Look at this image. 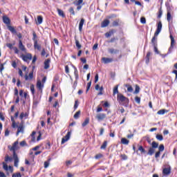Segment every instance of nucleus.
I'll return each instance as SVG.
<instances>
[{
    "label": "nucleus",
    "mask_w": 177,
    "mask_h": 177,
    "mask_svg": "<svg viewBox=\"0 0 177 177\" xmlns=\"http://www.w3.org/2000/svg\"><path fill=\"white\" fill-rule=\"evenodd\" d=\"M120 157H121L122 160H128V156L125 154L120 155Z\"/></svg>",
    "instance_id": "52"
},
{
    "label": "nucleus",
    "mask_w": 177,
    "mask_h": 177,
    "mask_svg": "<svg viewBox=\"0 0 177 177\" xmlns=\"http://www.w3.org/2000/svg\"><path fill=\"white\" fill-rule=\"evenodd\" d=\"M10 149V151H13V155H15V153H16L17 150H19V141H15L12 146L8 147Z\"/></svg>",
    "instance_id": "5"
},
{
    "label": "nucleus",
    "mask_w": 177,
    "mask_h": 177,
    "mask_svg": "<svg viewBox=\"0 0 177 177\" xmlns=\"http://www.w3.org/2000/svg\"><path fill=\"white\" fill-rule=\"evenodd\" d=\"M19 145L21 146V147H24V146H27V142H26L25 140H23L19 143Z\"/></svg>",
    "instance_id": "49"
},
{
    "label": "nucleus",
    "mask_w": 177,
    "mask_h": 177,
    "mask_svg": "<svg viewBox=\"0 0 177 177\" xmlns=\"http://www.w3.org/2000/svg\"><path fill=\"white\" fill-rule=\"evenodd\" d=\"M5 161L8 162V161H12V158L9 157V156H6L5 158Z\"/></svg>",
    "instance_id": "58"
},
{
    "label": "nucleus",
    "mask_w": 177,
    "mask_h": 177,
    "mask_svg": "<svg viewBox=\"0 0 177 177\" xmlns=\"http://www.w3.org/2000/svg\"><path fill=\"white\" fill-rule=\"evenodd\" d=\"M150 56H151V52H148L147 53L146 57H145V63L147 64H149V63H150Z\"/></svg>",
    "instance_id": "19"
},
{
    "label": "nucleus",
    "mask_w": 177,
    "mask_h": 177,
    "mask_svg": "<svg viewBox=\"0 0 177 177\" xmlns=\"http://www.w3.org/2000/svg\"><path fill=\"white\" fill-rule=\"evenodd\" d=\"M30 91L32 92V95H34L35 93V89L34 87V84L30 85Z\"/></svg>",
    "instance_id": "46"
},
{
    "label": "nucleus",
    "mask_w": 177,
    "mask_h": 177,
    "mask_svg": "<svg viewBox=\"0 0 177 177\" xmlns=\"http://www.w3.org/2000/svg\"><path fill=\"white\" fill-rule=\"evenodd\" d=\"M96 120H97V121L99 122H100V121H103V120H105L106 118V114L105 113H97L95 116Z\"/></svg>",
    "instance_id": "7"
},
{
    "label": "nucleus",
    "mask_w": 177,
    "mask_h": 177,
    "mask_svg": "<svg viewBox=\"0 0 177 177\" xmlns=\"http://www.w3.org/2000/svg\"><path fill=\"white\" fill-rule=\"evenodd\" d=\"M98 91H100L97 94L99 96L103 95V86L100 87V89H98Z\"/></svg>",
    "instance_id": "48"
},
{
    "label": "nucleus",
    "mask_w": 177,
    "mask_h": 177,
    "mask_svg": "<svg viewBox=\"0 0 177 177\" xmlns=\"http://www.w3.org/2000/svg\"><path fill=\"white\" fill-rule=\"evenodd\" d=\"M37 88L39 89V91H42L44 88V84H42L39 80H38L37 82Z\"/></svg>",
    "instance_id": "24"
},
{
    "label": "nucleus",
    "mask_w": 177,
    "mask_h": 177,
    "mask_svg": "<svg viewBox=\"0 0 177 177\" xmlns=\"http://www.w3.org/2000/svg\"><path fill=\"white\" fill-rule=\"evenodd\" d=\"M172 19V16H171V12H167V21H171V19Z\"/></svg>",
    "instance_id": "39"
},
{
    "label": "nucleus",
    "mask_w": 177,
    "mask_h": 177,
    "mask_svg": "<svg viewBox=\"0 0 177 177\" xmlns=\"http://www.w3.org/2000/svg\"><path fill=\"white\" fill-rule=\"evenodd\" d=\"M135 101H136V103H138V104H140V97L136 96V97H135Z\"/></svg>",
    "instance_id": "51"
},
{
    "label": "nucleus",
    "mask_w": 177,
    "mask_h": 177,
    "mask_svg": "<svg viewBox=\"0 0 177 177\" xmlns=\"http://www.w3.org/2000/svg\"><path fill=\"white\" fill-rule=\"evenodd\" d=\"M75 45H76L77 49H81L82 46L80 44V41H78L77 39H75Z\"/></svg>",
    "instance_id": "40"
},
{
    "label": "nucleus",
    "mask_w": 177,
    "mask_h": 177,
    "mask_svg": "<svg viewBox=\"0 0 177 177\" xmlns=\"http://www.w3.org/2000/svg\"><path fill=\"white\" fill-rule=\"evenodd\" d=\"M17 136H19V133L21 132H24V127H23V124H20L19 127H17Z\"/></svg>",
    "instance_id": "17"
},
{
    "label": "nucleus",
    "mask_w": 177,
    "mask_h": 177,
    "mask_svg": "<svg viewBox=\"0 0 177 177\" xmlns=\"http://www.w3.org/2000/svg\"><path fill=\"white\" fill-rule=\"evenodd\" d=\"M165 113H168V111L167 109H160L157 112V114L159 115H164Z\"/></svg>",
    "instance_id": "27"
},
{
    "label": "nucleus",
    "mask_w": 177,
    "mask_h": 177,
    "mask_svg": "<svg viewBox=\"0 0 177 177\" xmlns=\"http://www.w3.org/2000/svg\"><path fill=\"white\" fill-rule=\"evenodd\" d=\"M151 147L153 149H157L158 148V143L156 142V141L152 142L151 143Z\"/></svg>",
    "instance_id": "37"
},
{
    "label": "nucleus",
    "mask_w": 177,
    "mask_h": 177,
    "mask_svg": "<svg viewBox=\"0 0 177 177\" xmlns=\"http://www.w3.org/2000/svg\"><path fill=\"white\" fill-rule=\"evenodd\" d=\"M110 24V21L109 19H104L102 23H101V27L102 28H104L105 27H107Z\"/></svg>",
    "instance_id": "13"
},
{
    "label": "nucleus",
    "mask_w": 177,
    "mask_h": 177,
    "mask_svg": "<svg viewBox=\"0 0 177 177\" xmlns=\"http://www.w3.org/2000/svg\"><path fill=\"white\" fill-rule=\"evenodd\" d=\"M107 147V141H104L100 147L101 150H104Z\"/></svg>",
    "instance_id": "36"
},
{
    "label": "nucleus",
    "mask_w": 177,
    "mask_h": 177,
    "mask_svg": "<svg viewBox=\"0 0 177 177\" xmlns=\"http://www.w3.org/2000/svg\"><path fill=\"white\" fill-rule=\"evenodd\" d=\"M46 149L47 150H49L50 149V142H48L46 144Z\"/></svg>",
    "instance_id": "61"
},
{
    "label": "nucleus",
    "mask_w": 177,
    "mask_h": 177,
    "mask_svg": "<svg viewBox=\"0 0 177 177\" xmlns=\"http://www.w3.org/2000/svg\"><path fill=\"white\" fill-rule=\"evenodd\" d=\"M155 152H156V149L151 147H149V149L148 150L147 155L148 156H153Z\"/></svg>",
    "instance_id": "23"
},
{
    "label": "nucleus",
    "mask_w": 177,
    "mask_h": 177,
    "mask_svg": "<svg viewBox=\"0 0 177 177\" xmlns=\"http://www.w3.org/2000/svg\"><path fill=\"white\" fill-rule=\"evenodd\" d=\"M8 29L9 30V31H10V32H12V34H16L17 37H18L19 39H21V38L23 37V36L21 35V33L20 32L17 33V30H16V29H15L13 26H8Z\"/></svg>",
    "instance_id": "4"
},
{
    "label": "nucleus",
    "mask_w": 177,
    "mask_h": 177,
    "mask_svg": "<svg viewBox=\"0 0 177 177\" xmlns=\"http://www.w3.org/2000/svg\"><path fill=\"white\" fill-rule=\"evenodd\" d=\"M117 100L120 103V104H122V103H124V102L129 103V100L121 93L118 94Z\"/></svg>",
    "instance_id": "2"
},
{
    "label": "nucleus",
    "mask_w": 177,
    "mask_h": 177,
    "mask_svg": "<svg viewBox=\"0 0 177 177\" xmlns=\"http://www.w3.org/2000/svg\"><path fill=\"white\" fill-rule=\"evenodd\" d=\"M32 36H33V37H32V41H34V43H35V41H38V40H37V33H35V32H32Z\"/></svg>",
    "instance_id": "45"
},
{
    "label": "nucleus",
    "mask_w": 177,
    "mask_h": 177,
    "mask_svg": "<svg viewBox=\"0 0 177 177\" xmlns=\"http://www.w3.org/2000/svg\"><path fill=\"white\" fill-rule=\"evenodd\" d=\"M50 66V59H47L44 62V69L48 70L49 67Z\"/></svg>",
    "instance_id": "14"
},
{
    "label": "nucleus",
    "mask_w": 177,
    "mask_h": 177,
    "mask_svg": "<svg viewBox=\"0 0 177 177\" xmlns=\"http://www.w3.org/2000/svg\"><path fill=\"white\" fill-rule=\"evenodd\" d=\"M102 60L104 64H109V63H111L113 62V58H107V57H102Z\"/></svg>",
    "instance_id": "15"
},
{
    "label": "nucleus",
    "mask_w": 177,
    "mask_h": 177,
    "mask_svg": "<svg viewBox=\"0 0 177 177\" xmlns=\"http://www.w3.org/2000/svg\"><path fill=\"white\" fill-rule=\"evenodd\" d=\"M165 5L167 6V13H168V12H170V13H171V10H172V7H171V6H169V3H166Z\"/></svg>",
    "instance_id": "38"
},
{
    "label": "nucleus",
    "mask_w": 177,
    "mask_h": 177,
    "mask_svg": "<svg viewBox=\"0 0 177 177\" xmlns=\"http://www.w3.org/2000/svg\"><path fill=\"white\" fill-rule=\"evenodd\" d=\"M118 23H120V19H116L112 23V26L113 27H118Z\"/></svg>",
    "instance_id": "35"
},
{
    "label": "nucleus",
    "mask_w": 177,
    "mask_h": 177,
    "mask_svg": "<svg viewBox=\"0 0 177 177\" xmlns=\"http://www.w3.org/2000/svg\"><path fill=\"white\" fill-rule=\"evenodd\" d=\"M138 150L142 153V154H146V149H145L142 146H140L138 147Z\"/></svg>",
    "instance_id": "34"
},
{
    "label": "nucleus",
    "mask_w": 177,
    "mask_h": 177,
    "mask_svg": "<svg viewBox=\"0 0 177 177\" xmlns=\"http://www.w3.org/2000/svg\"><path fill=\"white\" fill-rule=\"evenodd\" d=\"M57 12H58L59 16H61L62 17H66V15H64V12H63V10L58 8Z\"/></svg>",
    "instance_id": "33"
},
{
    "label": "nucleus",
    "mask_w": 177,
    "mask_h": 177,
    "mask_svg": "<svg viewBox=\"0 0 177 177\" xmlns=\"http://www.w3.org/2000/svg\"><path fill=\"white\" fill-rule=\"evenodd\" d=\"M69 12L73 15V16H75V12L74 11V8L73 7L69 8Z\"/></svg>",
    "instance_id": "47"
},
{
    "label": "nucleus",
    "mask_w": 177,
    "mask_h": 177,
    "mask_svg": "<svg viewBox=\"0 0 177 177\" xmlns=\"http://www.w3.org/2000/svg\"><path fill=\"white\" fill-rule=\"evenodd\" d=\"M3 168L5 171H9V167H8V165L5 163V162H3Z\"/></svg>",
    "instance_id": "43"
},
{
    "label": "nucleus",
    "mask_w": 177,
    "mask_h": 177,
    "mask_svg": "<svg viewBox=\"0 0 177 177\" xmlns=\"http://www.w3.org/2000/svg\"><path fill=\"white\" fill-rule=\"evenodd\" d=\"M158 150L160 152L164 151V150H165V147H164V145H160L158 147Z\"/></svg>",
    "instance_id": "44"
},
{
    "label": "nucleus",
    "mask_w": 177,
    "mask_h": 177,
    "mask_svg": "<svg viewBox=\"0 0 177 177\" xmlns=\"http://www.w3.org/2000/svg\"><path fill=\"white\" fill-rule=\"evenodd\" d=\"M91 85H92V82H89L87 84V88H86V92H88L89 91Z\"/></svg>",
    "instance_id": "50"
},
{
    "label": "nucleus",
    "mask_w": 177,
    "mask_h": 177,
    "mask_svg": "<svg viewBox=\"0 0 177 177\" xmlns=\"http://www.w3.org/2000/svg\"><path fill=\"white\" fill-rule=\"evenodd\" d=\"M161 154V152L160 151H158V152H156L155 153V158H158V157H160V155Z\"/></svg>",
    "instance_id": "62"
},
{
    "label": "nucleus",
    "mask_w": 177,
    "mask_h": 177,
    "mask_svg": "<svg viewBox=\"0 0 177 177\" xmlns=\"http://www.w3.org/2000/svg\"><path fill=\"white\" fill-rule=\"evenodd\" d=\"M89 124V118H86L84 120V122L82 124V127H85L86 125Z\"/></svg>",
    "instance_id": "29"
},
{
    "label": "nucleus",
    "mask_w": 177,
    "mask_h": 177,
    "mask_svg": "<svg viewBox=\"0 0 177 177\" xmlns=\"http://www.w3.org/2000/svg\"><path fill=\"white\" fill-rule=\"evenodd\" d=\"M19 49H20V50H21V52H24L26 53V52H27V49H26V46H24V45L23 44V41H21V39L19 40Z\"/></svg>",
    "instance_id": "9"
},
{
    "label": "nucleus",
    "mask_w": 177,
    "mask_h": 177,
    "mask_svg": "<svg viewBox=\"0 0 177 177\" xmlns=\"http://www.w3.org/2000/svg\"><path fill=\"white\" fill-rule=\"evenodd\" d=\"M28 118V113L26 112H22L21 113L20 115H19V118L20 120H23V118L27 119Z\"/></svg>",
    "instance_id": "20"
},
{
    "label": "nucleus",
    "mask_w": 177,
    "mask_h": 177,
    "mask_svg": "<svg viewBox=\"0 0 177 177\" xmlns=\"http://www.w3.org/2000/svg\"><path fill=\"white\" fill-rule=\"evenodd\" d=\"M108 52L111 53V55H117L120 50L115 48H109Z\"/></svg>",
    "instance_id": "16"
},
{
    "label": "nucleus",
    "mask_w": 177,
    "mask_h": 177,
    "mask_svg": "<svg viewBox=\"0 0 177 177\" xmlns=\"http://www.w3.org/2000/svg\"><path fill=\"white\" fill-rule=\"evenodd\" d=\"M114 33H115V30H111L109 32L105 33V37L109 38V37H111Z\"/></svg>",
    "instance_id": "22"
},
{
    "label": "nucleus",
    "mask_w": 177,
    "mask_h": 177,
    "mask_svg": "<svg viewBox=\"0 0 177 177\" xmlns=\"http://www.w3.org/2000/svg\"><path fill=\"white\" fill-rule=\"evenodd\" d=\"M140 92V87L138 85H136V89L135 91L133 92L134 95H138Z\"/></svg>",
    "instance_id": "32"
},
{
    "label": "nucleus",
    "mask_w": 177,
    "mask_h": 177,
    "mask_svg": "<svg viewBox=\"0 0 177 177\" xmlns=\"http://www.w3.org/2000/svg\"><path fill=\"white\" fill-rule=\"evenodd\" d=\"M34 48L37 49V50H41V45L38 44V41H35Z\"/></svg>",
    "instance_id": "28"
},
{
    "label": "nucleus",
    "mask_w": 177,
    "mask_h": 177,
    "mask_svg": "<svg viewBox=\"0 0 177 177\" xmlns=\"http://www.w3.org/2000/svg\"><path fill=\"white\" fill-rule=\"evenodd\" d=\"M85 23V19H84V18H82L80 20V22L79 24V31H82V27H84V24Z\"/></svg>",
    "instance_id": "21"
},
{
    "label": "nucleus",
    "mask_w": 177,
    "mask_h": 177,
    "mask_svg": "<svg viewBox=\"0 0 177 177\" xmlns=\"http://www.w3.org/2000/svg\"><path fill=\"white\" fill-rule=\"evenodd\" d=\"M18 73H19V75H20V77H24L23 71H21V69L19 68Z\"/></svg>",
    "instance_id": "63"
},
{
    "label": "nucleus",
    "mask_w": 177,
    "mask_h": 177,
    "mask_svg": "<svg viewBox=\"0 0 177 177\" xmlns=\"http://www.w3.org/2000/svg\"><path fill=\"white\" fill-rule=\"evenodd\" d=\"M43 21H44V18L42 17V16L41 15L37 16V22L36 23V24L37 25L42 24Z\"/></svg>",
    "instance_id": "25"
},
{
    "label": "nucleus",
    "mask_w": 177,
    "mask_h": 177,
    "mask_svg": "<svg viewBox=\"0 0 177 177\" xmlns=\"http://www.w3.org/2000/svg\"><path fill=\"white\" fill-rule=\"evenodd\" d=\"M156 139H157L158 140L161 141V140H164V137H162V135L157 134V135H156Z\"/></svg>",
    "instance_id": "41"
},
{
    "label": "nucleus",
    "mask_w": 177,
    "mask_h": 177,
    "mask_svg": "<svg viewBox=\"0 0 177 177\" xmlns=\"http://www.w3.org/2000/svg\"><path fill=\"white\" fill-rule=\"evenodd\" d=\"M12 177H21V174H20V173L13 174Z\"/></svg>",
    "instance_id": "54"
},
{
    "label": "nucleus",
    "mask_w": 177,
    "mask_h": 177,
    "mask_svg": "<svg viewBox=\"0 0 177 177\" xmlns=\"http://www.w3.org/2000/svg\"><path fill=\"white\" fill-rule=\"evenodd\" d=\"M32 78H34V72L32 71L29 73V75H25L26 81H28V80H32Z\"/></svg>",
    "instance_id": "18"
},
{
    "label": "nucleus",
    "mask_w": 177,
    "mask_h": 177,
    "mask_svg": "<svg viewBox=\"0 0 177 177\" xmlns=\"http://www.w3.org/2000/svg\"><path fill=\"white\" fill-rule=\"evenodd\" d=\"M121 143L122 145H129V141L127 138H122Z\"/></svg>",
    "instance_id": "30"
},
{
    "label": "nucleus",
    "mask_w": 177,
    "mask_h": 177,
    "mask_svg": "<svg viewBox=\"0 0 177 177\" xmlns=\"http://www.w3.org/2000/svg\"><path fill=\"white\" fill-rule=\"evenodd\" d=\"M80 115H81V111H78L77 112H76L73 118H75V120H78V118H80Z\"/></svg>",
    "instance_id": "31"
},
{
    "label": "nucleus",
    "mask_w": 177,
    "mask_h": 177,
    "mask_svg": "<svg viewBox=\"0 0 177 177\" xmlns=\"http://www.w3.org/2000/svg\"><path fill=\"white\" fill-rule=\"evenodd\" d=\"M125 87L127 88V92L132 93L133 92V88L130 84H125Z\"/></svg>",
    "instance_id": "26"
},
{
    "label": "nucleus",
    "mask_w": 177,
    "mask_h": 177,
    "mask_svg": "<svg viewBox=\"0 0 177 177\" xmlns=\"http://www.w3.org/2000/svg\"><path fill=\"white\" fill-rule=\"evenodd\" d=\"M140 23H142V24H146V18L145 17H141L140 18Z\"/></svg>",
    "instance_id": "53"
},
{
    "label": "nucleus",
    "mask_w": 177,
    "mask_h": 177,
    "mask_svg": "<svg viewBox=\"0 0 177 177\" xmlns=\"http://www.w3.org/2000/svg\"><path fill=\"white\" fill-rule=\"evenodd\" d=\"M170 39L171 44L167 55H169V53H172V52H174V50L175 49V38H174V36H172V35H170Z\"/></svg>",
    "instance_id": "3"
},
{
    "label": "nucleus",
    "mask_w": 177,
    "mask_h": 177,
    "mask_svg": "<svg viewBox=\"0 0 177 177\" xmlns=\"http://www.w3.org/2000/svg\"><path fill=\"white\" fill-rule=\"evenodd\" d=\"M0 120H1V121H5V117L3 116V113H2V112H0Z\"/></svg>",
    "instance_id": "60"
},
{
    "label": "nucleus",
    "mask_w": 177,
    "mask_h": 177,
    "mask_svg": "<svg viewBox=\"0 0 177 177\" xmlns=\"http://www.w3.org/2000/svg\"><path fill=\"white\" fill-rule=\"evenodd\" d=\"M12 49L16 55H19V48L17 47H13Z\"/></svg>",
    "instance_id": "56"
},
{
    "label": "nucleus",
    "mask_w": 177,
    "mask_h": 177,
    "mask_svg": "<svg viewBox=\"0 0 177 177\" xmlns=\"http://www.w3.org/2000/svg\"><path fill=\"white\" fill-rule=\"evenodd\" d=\"M118 94V85L115 86L113 88V95Z\"/></svg>",
    "instance_id": "42"
},
{
    "label": "nucleus",
    "mask_w": 177,
    "mask_h": 177,
    "mask_svg": "<svg viewBox=\"0 0 177 177\" xmlns=\"http://www.w3.org/2000/svg\"><path fill=\"white\" fill-rule=\"evenodd\" d=\"M65 73L66 74H68V73H70V68H68V66H67V65L65 66Z\"/></svg>",
    "instance_id": "59"
},
{
    "label": "nucleus",
    "mask_w": 177,
    "mask_h": 177,
    "mask_svg": "<svg viewBox=\"0 0 177 177\" xmlns=\"http://www.w3.org/2000/svg\"><path fill=\"white\" fill-rule=\"evenodd\" d=\"M3 21L4 24H7V27L8 26H10V19H9V17H8L6 16H3Z\"/></svg>",
    "instance_id": "12"
},
{
    "label": "nucleus",
    "mask_w": 177,
    "mask_h": 177,
    "mask_svg": "<svg viewBox=\"0 0 177 177\" xmlns=\"http://www.w3.org/2000/svg\"><path fill=\"white\" fill-rule=\"evenodd\" d=\"M162 174L165 176H168L169 174H171V168L170 167H166L163 169Z\"/></svg>",
    "instance_id": "11"
},
{
    "label": "nucleus",
    "mask_w": 177,
    "mask_h": 177,
    "mask_svg": "<svg viewBox=\"0 0 177 177\" xmlns=\"http://www.w3.org/2000/svg\"><path fill=\"white\" fill-rule=\"evenodd\" d=\"M161 30H162V23H161V21H160L158 23L157 29L154 33V36L151 39V44L153 46H157V37H158V34L161 32Z\"/></svg>",
    "instance_id": "1"
},
{
    "label": "nucleus",
    "mask_w": 177,
    "mask_h": 177,
    "mask_svg": "<svg viewBox=\"0 0 177 177\" xmlns=\"http://www.w3.org/2000/svg\"><path fill=\"white\" fill-rule=\"evenodd\" d=\"M71 136V131H68L67 133V134L62 138V145L66 143V142L69 140Z\"/></svg>",
    "instance_id": "8"
},
{
    "label": "nucleus",
    "mask_w": 177,
    "mask_h": 177,
    "mask_svg": "<svg viewBox=\"0 0 177 177\" xmlns=\"http://www.w3.org/2000/svg\"><path fill=\"white\" fill-rule=\"evenodd\" d=\"M49 167V161L44 162V168H48Z\"/></svg>",
    "instance_id": "64"
},
{
    "label": "nucleus",
    "mask_w": 177,
    "mask_h": 177,
    "mask_svg": "<svg viewBox=\"0 0 177 177\" xmlns=\"http://www.w3.org/2000/svg\"><path fill=\"white\" fill-rule=\"evenodd\" d=\"M21 57L24 62H28V60H32V55L31 53H27L26 55H21Z\"/></svg>",
    "instance_id": "6"
},
{
    "label": "nucleus",
    "mask_w": 177,
    "mask_h": 177,
    "mask_svg": "<svg viewBox=\"0 0 177 177\" xmlns=\"http://www.w3.org/2000/svg\"><path fill=\"white\" fill-rule=\"evenodd\" d=\"M13 158L15 167H19V157H17V154L16 153H14Z\"/></svg>",
    "instance_id": "10"
},
{
    "label": "nucleus",
    "mask_w": 177,
    "mask_h": 177,
    "mask_svg": "<svg viewBox=\"0 0 177 177\" xmlns=\"http://www.w3.org/2000/svg\"><path fill=\"white\" fill-rule=\"evenodd\" d=\"M73 108H74V110H77V109H78V100H75Z\"/></svg>",
    "instance_id": "55"
},
{
    "label": "nucleus",
    "mask_w": 177,
    "mask_h": 177,
    "mask_svg": "<svg viewBox=\"0 0 177 177\" xmlns=\"http://www.w3.org/2000/svg\"><path fill=\"white\" fill-rule=\"evenodd\" d=\"M162 16V10L160 8L159 10V14L158 15V19L161 18Z\"/></svg>",
    "instance_id": "57"
}]
</instances>
